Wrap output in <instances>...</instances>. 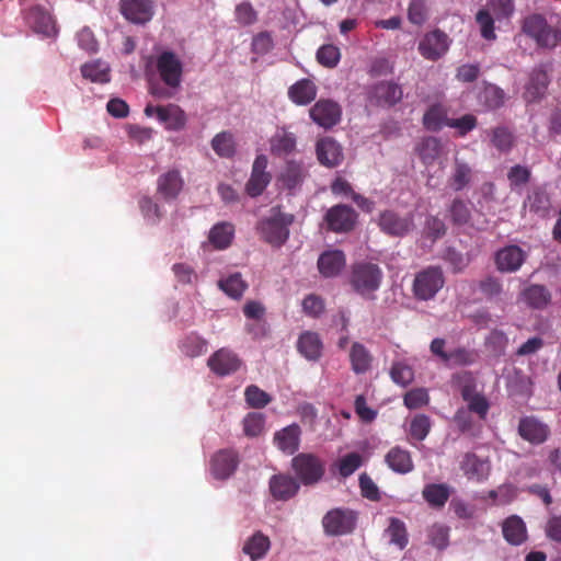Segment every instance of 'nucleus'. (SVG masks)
I'll return each instance as SVG.
<instances>
[{"instance_id": "nucleus-57", "label": "nucleus", "mask_w": 561, "mask_h": 561, "mask_svg": "<svg viewBox=\"0 0 561 561\" xmlns=\"http://www.w3.org/2000/svg\"><path fill=\"white\" fill-rule=\"evenodd\" d=\"M341 58L340 49L332 45H322L317 51V60L327 68H334Z\"/></svg>"}, {"instance_id": "nucleus-33", "label": "nucleus", "mask_w": 561, "mask_h": 561, "mask_svg": "<svg viewBox=\"0 0 561 561\" xmlns=\"http://www.w3.org/2000/svg\"><path fill=\"white\" fill-rule=\"evenodd\" d=\"M524 207H528L530 213L546 217L551 208V201L547 190L543 186H534L524 202Z\"/></svg>"}, {"instance_id": "nucleus-6", "label": "nucleus", "mask_w": 561, "mask_h": 561, "mask_svg": "<svg viewBox=\"0 0 561 561\" xmlns=\"http://www.w3.org/2000/svg\"><path fill=\"white\" fill-rule=\"evenodd\" d=\"M357 515L350 508H333L322 518V527L328 536L352 534L356 527Z\"/></svg>"}, {"instance_id": "nucleus-31", "label": "nucleus", "mask_w": 561, "mask_h": 561, "mask_svg": "<svg viewBox=\"0 0 561 561\" xmlns=\"http://www.w3.org/2000/svg\"><path fill=\"white\" fill-rule=\"evenodd\" d=\"M520 299L531 309H546L551 302V293L539 284H531L519 294Z\"/></svg>"}, {"instance_id": "nucleus-55", "label": "nucleus", "mask_w": 561, "mask_h": 561, "mask_svg": "<svg viewBox=\"0 0 561 561\" xmlns=\"http://www.w3.org/2000/svg\"><path fill=\"white\" fill-rule=\"evenodd\" d=\"M531 179V170L522 164L513 165L507 172V180L512 190L526 185Z\"/></svg>"}, {"instance_id": "nucleus-27", "label": "nucleus", "mask_w": 561, "mask_h": 561, "mask_svg": "<svg viewBox=\"0 0 561 561\" xmlns=\"http://www.w3.org/2000/svg\"><path fill=\"white\" fill-rule=\"evenodd\" d=\"M504 539L512 546H520L528 539L525 522L517 515H511L502 523Z\"/></svg>"}, {"instance_id": "nucleus-15", "label": "nucleus", "mask_w": 561, "mask_h": 561, "mask_svg": "<svg viewBox=\"0 0 561 561\" xmlns=\"http://www.w3.org/2000/svg\"><path fill=\"white\" fill-rule=\"evenodd\" d=\"M268 489L274 500L285 502L298 494L300 484L288 473H277L270 478Z\"/></svg>"}, {"instance_id": "nucleus-1", "label": "nucleus", "mask_w": 561, "mask_h": 561, "mask_svg": "<svg viewBox=\"0 0 561 561\" xmlns=\"http://www.w3.org/2000/svg\"><path fill=\"white\" fill-rule=\"evenodd\" d=\"M383 280L381 267L373 262L360 261L351 266L348 284L352 290L366 300H375Z\"/></svg>"}, {"instance_id": "nucleus-22", "label": "nucleus", "mask_w": 561, "mask_h": 561, "mask_svg": "<svg viewBox=\"0 0 561 561\" xmlns=\"http://www.w3.org/2000/svg\"><path fill=\"white\" fill-rule=\"evenodd\" d=\"M270 151L275 157H285L294 153L297 147V136L287 127H278L268 140Z\"/></svg>"}, {"instance_id": "nucleus-28", "label": "nucleus", "mask_w": 561, "mask_h": 561, "mask_svg": "<svg viewBox=\"0 0 561 561\" xmlns=\"http://www.w3.org/2000/svg\"><path fill=\"white\" fill-rule=\"evenodd\" d=\"M240 359L227 350H219L208 358L209 368L217 375L225 376L234 373L240 367Z\"/></svg>"}, {"instance_id": "nucleus-35", "label": "nucleus", "mask_w": 561, "mask_h": 561, "mask_svg": "<svg viewBox=\"0 0 561 561\" xmlns=\"http://www.w3.org/2000/svg\"><path fill=\"white\" fill-rule=\"evenodd\" d=\"M317 96V87L310 79L304 78L288 89V98L297 105H307Z\"/></svg>"}, {"instance_id": "nucleus-32", "label": "nucleus", "mask_w": 561, "mask_h": 561, "mask_svg": "<svg viewBox=\"0 0 561 561\" xmlns=\"http://www.w3.org/2000/svg\"><path fill=\"white\" fill-rule=\"evenodd\" d=\"M518 433L525 439L534 444H540L548 437V427L533 416L520 419Z\"/></svg>"}, {"instance_id": "nucleus-41", "label": "nucleus", "mask_w": 561, "mask_h": 561, "mask_svg": "<svg viewBox=\"0 0 561 561\" xmlns=\"http://www.w3.org/2000/svg\"><path fill=\"white\" fill-rule=\"evenodd\" d=\"M364 465V457L356 453H348L341 457L332 468H336L341 478L346 479L351 477L357 469Z\"/></svg>"}, {"instance_id": "nucleus-7", "label": "nucleus", "mask_w": 561, "mask_h": 561, "mask_svg": "<svg viewBox=\"0 0 561 561\" xmlns=\"http://www.w3.org/2000/svg\"><path fill=\"white\" fill-rule=\"evenodd\" d=\"M156 68L162 82L169 88L180 87L183 75V65L175 53L162 51L156 60Z\"/></svg>"}, {"instance_id": "nucleus-40", "label": "nucleus", "mask_w": 561, "mask_h": 561, "mask_svg": "<svg viewBox=\"0 0 561 561\" xmlns=\"http://www.w3.org/2000/svg\"><path fill=\"white\" fill-rule=\"evenodd\" d=\"M81 73L92 82L106 83L111 80L110 67L101 60L84 64L81 67Z\"/></svg>"}, {"instance_id": "nucleus-62", "label": "nucleus", "mask_w": 561, "mask_h": 561, "mask_svg": "<svg viewBox=\"0 0 561 561\" xmlns=\"http://www.w3.org/2000/svg\"><path fill=\"white\" fill-rule=\"evenodd\" d=\"M264 415L262 413H249L243 420V431L247 436H259L264 430Z\"/></svg>"}, {"instance_id": "nucleus-30", "label": "nucleus", "mask_w": 561, "mask_h": 561, "mask_svg": "<svg viewBox=\"0 0 561 561\" xmlns=\"http://www.w3.org/2000/svg\"><path fill=\"white\" fill-rule=\"evenodd\" d=\"M385 462L396 473L407 474L414 469L411 453L400 446H394L385 455Z\"/></svg>"}, {"instance_id": "nucleus-25", "label": "nucleus", "mask_w": 561, "mask_h": 561, "mask_svg": "<svg viewBox=\"0 0 561 561\" xmlns=\"http://www.w3.org/2000/svg\"><path fill=\"white\" fill-rule=\"evenodd\" d=\"M297 351L307 360H319L323 351V343L320 335L312 331L302 332L297 341Z\"/></svg>"}, {"instance_id": "nucleus-4", "label": "nucleus", "mask_w": 561, "mask_h": 561, "mask_svg": "<svg viewBox=\"0 0 561 561\" xmlns=\"http://www.w3.org/2000/svg\"><path fill=\"white\" fill-rule=\"evenodd\" d=\"M290 468L300 485L313 486L325 474V461L313 453H299L291 458Z\"/></svg>"}, {"instance_id": "nucleus-10", "label": "nucleus", "mask_w": 561, "mask_h": 561, "mask_svg": "<svg viewBox=\"0 0 561 561\" xmlns=\"http://www.w3.org/2000/svg\"><path fill=\"white\" fill-rule=\"evenodd\" d=\"M377 224L383 233L391 237H403L414 227L412 215L400 216L393 210L380 213Z\"/></svg>"}, {"instance_id": "nucleus-61", "label": "nucleus", "mask_w": 561, "mask_h": 561, "mask_svg": "<svg viewBox=\"0 0 561 561\" xmlns=\"http://www.w3.org/2000/svg\"><path fill=\"white\" fill-rule=\"evenodd\" d=\"M478 126V119L472 114H465L459 118H449L447 127L455 128L463 137Z\"/></svg>"}, {"instance_id": "nucleus-47", "label": "nucleus", "mask_w": 561, "mask_h": 561, "mask_svg": "<svg viewBox=\"0 0 561 561\" xmlns=\"http://www.w3.org/2000/svg\"><path fill=\"white\" fill-rule=\"evenodd\" d=\"M470 180L471 168L459 159H455L454 172L448 180L449 185L455 191H461L469 184Z\"/></svg>"}, {"instance_id": "nucleus-23", "label": "nucleus", "mask_w": 561, "mask_h": 561, "mask_svg": "<svg viewBox=\"0 0 561 561\" xmlns=\"http://www.w3.org/2000/svg\"><path fill=\"white\" fill-rule=\"evenodd\" d=\"M549 82V76L543 66L534 68L525 87L524 99L527 102L539 101L546 94Z\"/></svg>"}, {"instance_id": "nucleus-8", "label": "nucleus", "mask_w": 561, "mask_h": 561, "mask_svg": "<svg viewBox=\"0 0 561 561\" xmlns=\"http://www.w3.org/2000/svg\"><path fill=\"white\" fill-rule=\"evenodd\" d=\"M309 115L317 125L330 129L341 122L342 107L333 100L320 99L311 106Z\"/></svg>"}, {"instance_id": "nucleus-58", "label": "nucleus", "mask_w": 561, "mask_h": 561, "mask_svg": "<svg viewBox=\"0 0 561 561\" xmlns=\"http://www.w3.org/2000/svg\"><path fill=\"white\" fill-rule=\"evenodd\" d=\"M479 289L489 300L499 298L504 291L501 279L492 275L479 282Z\"/></svg>"}, {"instance_id": "nucleus-24", "label": "nucleus", "mask_w": 561, "mask_h": 561, "mask_svg": "<svg viewBox=\"0 0 561 561\" xmlns=\"http://www.w3.org/2000/svg\"><path fill=\"white\" fill-rule=\"evenodd\" d=\"M184 181L179 170H170L158 178L157 192L167 202L174 201L182 191Z\"/></svg>"}, {"instance_id": "nucleus-3", "label": "nucleus", "mask_w": 561, "mask_h": 561, "mask_svg": "<svg viewBox=\"0 0 561 561\" xmlns=\"http://www.w3.org/2000/svg\"><path fill=\"white\" fill-rule=\"evenodd\" d=\"M522 31L539 48L553 49L561 44V25L549 23L542 14L534 13L526 16L522 24Z\"/></svg>"}, {"instance_id": "nucleus-5", "label": "nucleus", "mask_w": 561, "mask_h": 561, "mask_svg": "<svg viewBox=\"0 0 561 561\" xmlns=\"http://www.w3.org/2000/svg\"><path fill=\"white\" fill-rule=\"evenodd\" d=\"M445 285V276L440 266H427L414 276L412 293L416 300L433 299Z\"/></svg>"}, {"instance_id": "nucleus-11", "label": "nucleus", "mask_w": 561, "mask_h": 561, "mask_svg": "<svg viewBox=\"0 0 561 561\" xmlns=\"http://www.w3.org/2000/svg\"><path fill=\"white\" fill-rule=\"evenodd\" d=\"M324 220L329 230L348 232L356 224L357 214L351 206L339 204L328 209Z\"/></svg>"}, {"instance_id": "nucleus-21", "label": "nucleus", "mask_w": 561, "mask_h": 561, "mask_svg": "<svg viewBox=\"0 0 561 561\" xmlns=\"http://www.w3.org/2000/svg\"><path fill=\"white\" fill-rule=\"evenodd\" d=\"M307 176V170L302 162L296 160L286 161L277 176V182L283 188L294 191L301 186Z\"/></svg>"}, {"instance_id": "nucleus-14", "label": "nucleus", "mask_w": 561, "mask_h": 561, "mask_svg": "<svg viewBox=\"0 0 561 561\" xmlns=\"http://www.w3.org/2000/svg\"><path fill=\"white\" fill-rule=\"evenodd\" d=\"M267 164L268 160L265 154L256 156L252 165L251 176L245 184V191L249 196H260L270 184L272 175L266 171Z\"/></svg>"}, {"instance_id": "nucleus-19", "label": "nucleus", "mask_w": 561, "mask_h": 561, "mask_svg": "<svg viewBox=\"0 0 561 561\" xmlns=\"http://www.w3.org/2000/svg\"><path fill=\"white\" fill-rule=\"evenodd\" d=\"M239 463L238 454L232 449H222L216 453L210 460V471L216 479H228Z\"/></svg>"}, {"instance_id": "nucleus-49", "label": "nucleus", "mask_w": 561, "mask_h": 561, "mask_svg": "<svg viewBox=\"0 0 561 561\" xmlns=\"http://www.w3.org/2000/svg\"><path fill=\"white\" fill-rule=\"evenodd\" d=\"M454 422L462 434H468L473 437L480 434L481 426H477L474 424L470 410H467L466 408L457 410L454 415Z\"/></svg>"}, {"instance_id": "nucleus-51", "label": "nucleus", "mask_w": 561, "mask_h": 561, "mask_svg": "<svg viewBox=\"0 0 561 561\" xmlns=\"http://www.w3.org/2000/svg\"><path fill=\"white\" fill-rule=\"evenodd\" d=\"M431 419L427 415L417 414L410 423L409 434L413 439L424 440L431 431Z\"/></svg>"}, {"instance_id": "nucleus-54", "label": "nucleus", "mask_w": 561, "mask_h": 561, "mask_svg": "<svg viewBox=\"0 0 561 561\" xmlns=\"http://www.w3.org/2000/svg\"><path fill=\"white\" fill-rule=\"evenodd\" d=\"M408 19L414 25H423L428 19L426 0H411L408 8Z\"/></svg>"}, {"instance_id": "nucleus-48", "label": "nucleus", "mask_w": 561, "mask_h": 561, "mask_svg": "<svg viewBox=\"0 0 561 561\" xmlns=\"http://www.w3.org/2000/svg\"><path fill=\"white\" fill-rule=\"evenodd\" d=\"M419 154L424 164H432L440 154L442 145L436 137H425L419 148Z\"/></svg>"}, {"instance_id": "nucleus-42", "label": "nucleus", "mask_w": 561, "mask_h": 561, "mask_svg": "<svg viewBox=\"0 0 561 561\" xmlns=\"http://www.w3.org/2000/svg\"><path fill=\"white\" fill-rule=\"evenodd\" d=\"M387 535L390 538V542L397 546L399 549H404L409 543L408 530L404 522L398 517H390L389 524L386 529Z\"/></svg>"}, {"instance_id": "nucleus-36", "label": "nucleus", "mask_w": 561, "mask_h": 561, "mask_svg": "<svg viewBox=\"0 0 561 561\" xmlns=\"http://www.w3.org/2000/svg\"><path fill=\"white\" fill-rule=\"evenodd\" d=\"M448 121V108L439 102L432 104L422 118L424 128L430 131H439Z\"/></svg>"}, {"instance_id": "nucleus-37", "label": "nucleus", "mask_w": 561, "mask_h": 561, "mask_svg": "<svg viewBox=\"0 0 561 561\" xmlns=\"http://www.w3.org/2000/svg\"><path fill=\"white\" fill-rule=\"evenodd\" d=\"M350 362L352 370L362 375L371 368L373 355L364 344L354 342L350 350Z\"/></svg>"}, {"instance_id": "nucleus-46", "label": "nucleus", "mask_w": 561, "mask_h": 561, "mask_svg": "<svg viewBox=\"0 0 561 561\" xmlns=\"http://www.w3.org/2000/svg\"><path fill=\"white\" fill-rule=\"evenodd\" d=\"M515 137L513 133L504 126H497L491 130V144L500 152L507 153L514 147Z\"/></svg>"}, {"instance_id": "nucleus-45", "label": "nucleus", "mask_w": 561, "mask_h": 561, "mask_svg": "<svg viewBox=\"0 0 561 561\" xmlns=\"http://www.w3.org/2000/svg\"><path fill=\"white\" fill-rule=\"evenodd\" d=\"M213 150L221 158H231L236 152V142L230 131H221L211 140Z\"/></svg>"}, {"instance_id": "nucleus-13", "label": "nucleus", "mask_w": 561, "mask_h": 561, "mask_svg": "<svg viewBox=\"0 0 561 561\" xmlns=\"http://www.w3.org/2000/svg\"><path fill=\"white\" fill-rule=\"evenodd\" d=\"M402 98L401 87L392 81H380L374 84L368 92L369 101L382 107H391L400 102Z\"/></svg>"}, {"instance_id": "nucleus-16", "label": "nucleus", "mask_w": 561, "mask_h": 561, "mask_svg": "<svg viewBox=\"0 0 561 561\" xmlns=\"http://www.w3.org/2000/svg\"><path fill=\"white\" fill-rule=\"evenodd\" d=\"M526 252L518 245H506L495 253V266L501 273H514L526 261Z\"/></svg>"}, {"instance_id": "nucleus-60", "label": "nucleus", "mask_w": 561, "mask_h": 561, "mask_svg": "<svg viewBox=\"0 0 561 561\" xmlns=\"http://www.w3.org/2000/svg\"><path fill=\"white\" fill-rule=\"evenodd\" d=\"M476 21L480 26L481 36L486 41H493L496 38L494 32V20L490 12L485 9H481L478 11L476 15Z\"/></svg>"}, {"instance_id": "nucleus-18", "label": "nucleus", "mask_w": 561, "mask_h": 561, "mask_svg": "<svg viewBox=\"0 0 561 561\" xmlns=\"http://www.w3.org/2000/svg\"><path fill=\"white\" fill-rule=\"evenodd\" d=\"M460 469L468 480L482 482L491 472V463L488 458H480L474 453H466L460 462Z\"/></svg>"}, {"instance_id": "nucleus-38", "label": "nucleus", "mask_w": 561, "mask_h": 561, "mask_svg": "<svg viewBox=\"0 0 561 561\" xmlns=\"http://www.w3.org/2000/svg\"><path fill=\"white\" fill-rule=\"evenodd\" d=\"M234 237V227L232 224L222 221L216 224L209 231L208 240L217 250H225L230 247Z\"/></svg>"}, {"instance_id": "nucleus-34", "label": "nucleus", "mask_w": 561, "mask_h": 561, "mask_svg": "<svg viewBox=\"0 0 561 561\" xmlns=\"http://www.w3.org/2000/svg\"><path fill=\"white\" fill-rule=\"evenodd\" d=\"M345 262V255L342 251H327L319 256L318 268L324 277H334L343 270Z\"/></svg>"}, {"instance_id": "nucleus-56", "label": "nucleus", "mask_w": 561, "mask_h": 561, "mask_svg": "<svg viewBox=\"0 0 561 561\" xmlns=\"http://www.w3.org/2000/svg\"><path fill=\"white\" fill-rule=\"evenodd\" d=\"M390 377L393 382L400 386H408L414 378L412 367L403 362H394L390 368Z\"/></svg>"}, {"instance_id": "nucleus-39", "label": "nucleus", "mask_w": 561, "mask_h": 561, "mask_svg": "<svg viewBox=\"0 0 561 561\" xmlns=\"http://www.w3.org/2000/svg\"><path fill=\"white\" fill-rule=\"evenodd\" d=\"M451 489L445 483H430L423 488L422 496L431 507H444L449 496Z\"/></svg>"}, {"instance_id": "nucleus-17", "label": "nucleus", "mask_w": 561, "mask_h": 561, "mask_svg": "<svg viewBox=\"0 0 561 561\" xmlns=\"http://www.w3.org/2000/svg\"><path fill=\"white\" fill-rule=\"evenodd\" d=\"M121 13L135 24H145L152 19L153 5L150 0H121Z\"/></svg>"}, {"instance_id": "nucleus-2", "label": "nucleus", "mask_w": 561, "mask_h": 561, "mask_svg": "<svg viewBox=\"0 0 561 561\" xmlns=\"http://www.w3.org/2000/svg\"><path fill=\"white\" fill-rule=\"evenodd\" d=\"M295 217L293 214L282 211L279 206L273 207L267 217L256 225L260 238L272 247L280 248L289 238V227Z\"/></svg>"}, {"instance_id": "nucleus-52", "label": "nucleus", "mask_w": 561, "mask_h": 561, "mask_svg": "<svg viewBox=\"0 0 561 561\" xmlns=\"http://www.w3.org/2000/svg\"><path fill=\"white\" fill-rule=\"evenodd\" d=\"M244 397L247 403L254 409H262L272 401L271 396L255 385L245 388Z\"/></svg>"}, {"instance_id": "nucleus-29", "label": "nucleus", "mask_w": 561, "mask_h": 561, "mask_svg": "<svg viewBox=\"0 0 561 561\" xmlns=\"http://www.w3.org/2000/svg\"><path fill=\"white\" fill-rule=\"evenodd\" d=\"M301 430L298 424H290L274 435V443L279 450L287 455H294L300 444Z\"/></svg>"}, {"instance_id": "nucleus-26", "label": "nucleus", "mask_w": 561, "mask_h": 561, "mask_svg": "<svg viewBox=\"0 0 561 561\" xmlns=\"http://www.w3.org/2000/svg\"><path fill=\"white\" fill-rule=\"evenodd\" d=\"M26 21L36 33L44 34L46 36H50L56 33V24L53 16L41 5L32 7L27 11Z\"/></svg>"}, {"instance_id": "nucleus-53", "label": "nucleus", "mask_w": 561, "mask_h": 561, "mask_svg": "<svg viewBox=\"0 0 561 561\" xmlns=\"http://www.w3.org/2000/svg\"><path fill=\"white\" fill-rule=\"evenodd\" d=\"M182 352L190 357H197L207 350V343L197 334L187 335L181 344Z\"/></svg>"}, {"instance_id": "nucleus-50", "label": "nucleus", "mask_w": 561, "mask_h": 561, "mask_svg": "<svg viewBox=\"0 0 561 561\" xmlns=\"http://www.w3.org/2000/svg\"><path fill=\"white\" fill-rule=\"evenodd\" d=\"M218 286L233 299H239L248 287L239 273L232 274L225 279H220L218 282Z\"/></svg>"}, {"instance_id": "nucleus-12", "label": "nucleus", "mask_w": 561, "mask_h": 561, "mask_svg": "<svg viewBox=\"0 0 561 561\" xmlns=\"http://www.w3.org/2000/svg\"><path fill=\"white\" fill-rule=\"evenodd\" d=\"M448 48V36L440 30L425 34L417 46L422 57L432 61L442 58L447 53Z\"/></svg>"}, {"instance_id": "nucleus-43", "label": "nucleus", "mask_w": 561, "mask_h": 561, "mask_svg": "<svg viewBox=\"0 0 561 561\" xmlns=\"http://www.w3.org/2000/svg\"><path fill=\"white\" fill-rule=\"evenodd\" d=\"M479 99L488 110H496L504 104L505 92L495 84L486 83L481 91Z\"/></svg>"}, {"instance_id": "nucleus-20", "label": "nucleus", "mask_w": 561, "mask_h": 561, "mask_svg": "<svg viewBox=\"0 0 561 561\" xmlns=\"http://www.w3.org/2000/svg\"><path fill=\"white\" fill-rule=\"evenodd\" d=\"M319 162L328 168H334L343 161L341 145L332 137H324L318 140L316 146Z\"/></svg>"}, {"instance_id": "nucleus-64", "label": "nucleus", "mask_w": 561, "mask_h": 561, "mask_svg": "<svg viewBox=\"0 0 561 561\" xmlns=\"http://www.w3.org/2000/svg\"><path fill=\"white\" fill-rule=\"evenodd\" d=\"M543 531L548 540L561 543V515L551 514L546 520Z\"/></svg>"}, {"instance_id": "nucleus-9", "label": "nucleus", "mask_w": 561, "mask_h": 561, "mask_svg": "<svg viewBox=\"0 0 561 561\" xmlns=\"http://www.w3.org/2000/svg\"><path fill=\"white\" fill-rule=\"evenodd\" d=\"M145 114L147 116L154 114L158 121L164 124L167 129L174 131L183 129L187 121L185 112L176 104H168L164 106L148 105L145 108Z\"/></svg>"}, {"instance_id": "nucleus-59", "label": "nucleus", "mask_w": 561, "mask_h": 561, "mask_svg": "<svg viewBox=\"0 0 561 561\" xmlns=\"http://www.w3.org/2000/svg\"><path fill=\"white\" fill-rule=\"evenodd\" d=\"M451 221L455 225L462 226L469 222L471 218V211L468 204L460 199L455 198L449 207Z\"/></svg>"}, {"instance_id": "nucleus-44", "label": "nucleus", "mask_w": 561, "mask_h": 561, "mask_svg": "<svg viewBox=\"0 0 561 561\" xmlns=\"http://www.w3.org/2000/svg\"><path fill=\"white\" fill-rule=\"evenodd\" d=\"M270 548V539L262 533H255L244 545L243 552L253 561L261 559Z\"/></svg>"}, {"instance_id": "nucleus-63", "label": "nucleus", "mask_w": 561, "mask_h": 561, "mask_svg": "<svg viewBox=\"0 0 561 561\" xmlns=\"http://www.w3.org/2000/svg\"><path fill=\"white\" fill-rule=\"evenodd\" d=\"M477 356V353L472 350H468L466 347H457L448 352V364L457 366L471 365L476 362Z\"/></svg>"}]
</instances>
